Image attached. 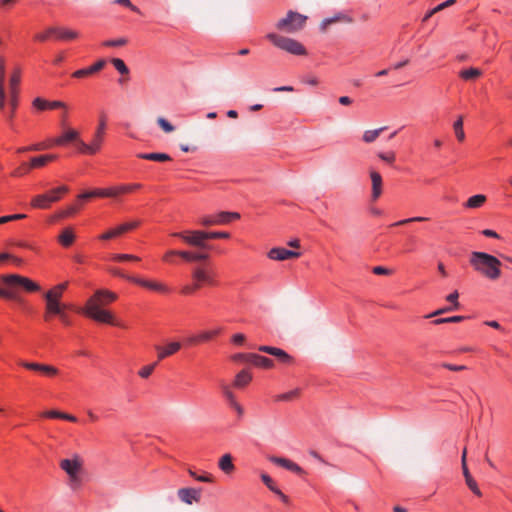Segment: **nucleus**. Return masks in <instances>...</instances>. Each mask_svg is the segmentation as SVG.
I'll return each instance as SVG.
<instances>
[{
	"instance_id": "nucleus-1",
	"label": "nucleus",
	"mask_w": 512,
	"mask_h": 512,
	"mask_svg": "<svg viewBox=\"0 0 512 512\" xmlns=\"http://www.w3.org/2000/svg\"><path fill=\"white\" fill-rule=\"evenodd\" d=\"M116 299V293L106 289H99L87 300L84 308H82L80 312L96 322L124 327L114 320L111 312L101 308V306L108 305Z\"/></svg>"
},
{
	"instance_id": "nucleus-2",
	"label": "nucleus",
	"mask_w": 512,
	"mask_h": 512,
	"mask_svg": "<svg viewBox=\"0 0 512 512\" xmlns=\"http://www.w3.org/2000/svg\"><path fill=\"white\" fill-rule=\"evenodd\" d=\"M470 265L475 271L489 280H496L501 276L500 260L486 252L474 251L470 255Z\"/></svg>"
},
{
	"instance_id": "nucleus-3",
	"label": "nucleus",
	"mask_w": 512,
	"mask_h": 512,
	"mask_svg": "<svg viewBox=\"0 0 512 512\" xmlns=\"http://www.w3.org/2000/svg\"><path fill=\"white\" fill-rule=\"evenodd\" d=\"M106 122H107L106 116L104 114L101 115L91 143H86L84 141L79 142V153L80 154L95 155L96 153H98L101 150L102 144L105 139L106 126H107Z\"/></svg>"
},
{
	"instance_id": "nucleus-4",
	"label": "nucleus",
	"mask_w": 512,
	"mask_h": 512,
	"mask_svg": "<svg viewBox=\"0 0 512 512\" xmlns=\"http://www.w3.org/2000/svg\"><path fill=\"white\" fill-rule=\"evenodd\" d=\"M266 38L273 43L276 47L292 54V55H306L305 47L297 40L278 35L276 33H268Z\"/></svg>"
},
{
	"instance_id": "nucleus-5",
	"label": "nucleus",
	"mask_w": 512,
	"mask_h": 512,
	"mask_svg": "<svg viewBox=\"0 0 512 512\" xmlns=\"http://www.w3.org/2000/svg\"><path fill=\"white\" fill-rule=\"evenodd\" d=\"M306 20V16L290 10L276 23V28L286 33H295L305 26Z\"/></svg>"
},
{
	"instance_id": "nucleus-6",
	"label": "nucleus",
	"mask_w": 512,
	"mask_h": 512,
	"mask_svg": "<svg viewBox=\"0 0 512 512\" xmlns=\"http://www.w3.org/2000/svg\"><path fill=\"white\" fill-rule=\"evenodd\" d=\"M173 237L182 239L185 243L198 247L201 249H210L211 246L206 243V231L202 230H188L182 232H174L171 234Z\"/></svg>"
},
{
	"instance_id": "nucleus-7",
	"label": "nucleus",
	"mask_w": 512,
	"mask_h": 512,
	"mask_svg": "<svg viewBox=\"0 0 512 512\" xmlns=\"http://www.w3.org/2000/svg\"><path fill=\"white\" fill-rule=\"evenodd\" d=\"M240 218L237 212L221 211L214 214L203 215L199 217L198 223L202 226L209 227L214 225L228 224Z\"/></svg>"
},
{
	"instance_id": "nucleus-8",
	"label": "nucleus",
	"mask_w": 512,
	"mask_h": 512,
	"mask_svg": "<svg viewBox=\"0 0 512 512\" xmlns=\"http://www.w3.org/2000/svg\"><path fill=\"white\" fill-rule=\"evenodd\" d=\"M0 280L3 284L8 286H21L28 292H38L41 290L39 284L18 274L1 275Z\"/></svg>"
},
{
	"instance_id": "nucleus-9",
	"label": "nucleus",
	"mask_w": 512,
	"mask_h": 512,
	"mask_svg": "<svg viewBox=\"0 0 512 512\" xmlns=\"http://www.w3.org/2000/svg\"><path fill=\"white\" fill-rule=\"evenodd\" d=\"M81 467L82 462L78 456H75L72 459H63L60 462V468L68 474L71 482V487L73 488L80 484L79 472L81 470Z\"/></svg>"
},
{
	"instance_id": "nucleus-10",
	"label": "nucleus",
	"mask_w": 512,
	"mask_h": 512,
	"mask_svg": "<svg viewBox=\"0 0 512 512\" xmlns=\"http://www.w3.org/2000/svg\"><path fill=\"white\" fill-rule=\"evenodd\" d=\"M64 131L58 137L52 138V144L54 146H67L70 143H75L77 151L79 152V142L83 141L80 138V134L76 129L63 128Z\"/></svg>"
},
{
	"instance_id": "nucleus-11",
	"label": "nucleus",
	"mask_w": 512,
	"mask_h": 512,
	"mask_svg": "<svg viewBox=\"0 0 512 512\" xmlns=\"http://www.w3.org/2000/svg\"><path fill=\"white\" fill-rule=\"evenodd\" d=\"M193 280L200 283V286L209 285L216 286L217 281L215 279L214 272L206 266H198L194 268L192 273Z\"/></svg>"
},
{
	"instance_id": "nucleus-12",
	"label": "nucleus",
	"mask_w": 512,
	"mask_h": 512,
	"mask_svg": "<svg viewBox=\"0 0 512 512\" xmlns=\"http://www.w3.org/2000/svg\"><path fill=\"white\" fill-rule=\"evenodd\" d=\"M179 499L185 504L192 505L201 500L202 488H180L177 492Z\"/></svg>"
},
{
	"instance_id": "nucleus-13",
	"label": "nucleus",
	"mask_w": 512,
	"mask_h": 512,
	"mask_svg": "<svg viewBox=\"0 0 512 512\" xmlns=\"http://www.w3.org/2000/svg\"><path fill=\"white\" fill-rule=\"evenodd\" d=\"M129 282L163 294L170 292V288L165 284L156 281L146 280L140 277H131L129 278Z\"/></svg>"
},
{
	"instance_id": "nucleus-14",
	"label": "nucleus",
	"mask_w": 512,
	"mask_h": 512,
	"mask_svg": "<svg viewBox=\"0 0 512 512\" xmlns=\"http://www.w3.org/2000/svg\"><path fill=\"white\" fill-rule=\"evenodd\" d=\"M258 350L260 352L267 353L269 355H272L277 358V360L283 364H292L293 358L290 356L286 351L283 349L268 346V345H261L258 347Z\"/></svg>"
},
{
	"instance_id": "nucleus-15",
	"label": "nucleus",
	"mask_w": 512,
	"mask_h": 512,
	"mask_svg": "<svg viewBox=\"0 0 512 512\" xmlns=\"http://www.w3.org/2000/svg\"><path fill=\"white\" fill-rule=\"evenodd\" d=\"M222 330L223 329L221 327H217L212 330L202 331L196 335L189 337L188 342L190 344H200L209 342L216 338L217 336H219L222 333Z\"/></svg>"
},
{
	"instance_id": "nucleus-16",
	"label": "nucleus",
	"mask_w": 512,
	"mask_h": 512,
	"mask_svg": "<svg viewBox=\"0 0 512 512\" xmlns=\"http://www.w3.org/2000/svg\"><path fill=\"white\" fill-rule=\"evenodd\" d=\"M300 255V252L289 250L283 247H275L268 252V257L276 261H284L290 258H298L300 257Z\"/></svg>"
},
{
	"instance_id": "nucleus-17",
	"label": "nucleus",
	"mask_w": 512,
	"mask_h": 512,
	"mask_svg": "<svg viewBox=\"0 0 512 512\" xmlns=\"http://www.w3.org/2000/svg\"><path fill=\"white\" fill-rule=\"evenodd\" d=\"M142 188V184L140 183H132V184H120L117 186L107 188V197L116 198L119 195L132 193L138 189Z\"/></svg>"
},
{
	"instance_id": "nucleus-18",
	"label": "nucleus",
	"mask_w": 512,
	"mask_h": 512,
	"mask_svg": "<svg viewBox=\"0 0 512 512\" xmlns=\"http://www.w3.org/2000/svg\"><path fill=\"white\" fill-rule=\"evenodd\" d=\"M20 365L28 370L37 371L47 376H55L58 373V369L51 365L26 361H22Z\"/></svg>"
},
{
	"instance_id": "nucleus-19",
	"label": "nucleus",
	"mask_w": 512,
	"mask_h": 512,
	"mask_svg": "<svg viewBox=\"0 0 512 512\" xmlns=\"http://www.w3.org/2000/svg\"><path fill=\"white\" fill-rule=\"evenodd\" d=\"M269 461L275 465H278V466H280L284 469H287L291 472H294L296 474L303 473V469L297 463H295L287 458L271 456V457H269Z\"/></svg>"
},
{
	"instance_id": "nucleus-20",
	"label": "nucleus",
	"mask_w": 512,
	"mask_h": 512,
	"mask_svg": "<svg viewBox=\"0 0 512 512\" xmlns=\"http://www.w3.org/2000/svg\"><path fill=\"white\" fill-rule=\"evenodd\" d=\"M68 281L57 284L44 294L45 301H61L63 293L68 288Z\"/></svg>"
},
{
	"instance_id": "nucleus-21",
	"label": "nucleus",
	"mask_w": 512,
	"mask_h": 512,
	"mask_svg": "<svg viewBox=\"0 0 512 512\" xmlns=\"http://www.w3.org/2000/svg\"><path fill=\"white\" fill-rule=\"evenodd\" d=\"M45 320H49L51 316H58L62 314V311L67 307L66 304H62L61 301H45Z\"/></svg>"
},
{
	"instance_id": "nucleus-22",
	"label": "nucleus",
	"mask_w": 512,
	"mask_h": 512,
	"mask_svg": "<svg viewBox=\"0 0 512 512\" xmlns=\"http://www.w3.org/2000/svg\"><path fill=\"white\" fill-rule=\"evenodd\" d=\"M50 32H54V37L61 41H70L78 38L79 33L65 27H52Z\"/></svg>"
},
{
	"instance_id": "nucleus-23",
	"label": "nucleus",
	"mask_w": 512,
	"mask_h": 512,
	"mask_svg": "<svg viewBox=\"0 0 512 512\" xmlns=\"http://www.w3.org/2000/svg\"><path fill=\"white\" fill-rule=\"evenodd\" d=\"M370 177L372 181V200H377L382 194V176L377 171H371Z\"/></svg>"
},
{
	"instance_id": "nucleus-24",
	"label": "nucleus",
	"mask_w": 512,
	"mask_h": 512,
	"mask_svg": "<svg viewBox=\"0 0 512 512\" xmlns=\"http://www.w3.org/2000/svg\"><path fill=\"white\" fill-rule=\"evenodd\" d=\"M249 363L265 369H271L274 367L272 359L255 353H252L251 356H249Z\"/></svg>"
},
{
	"instance_id": "nucleus-25",
	"label": "nucleus",
	"mask_w": 512,
	"mask_h": 512,
	"mask_svg": "<svg viewBox=\"0 0 512 512\" xmlns=\"http://www.w3.org/2000/svg\"><path fill=\"white\" fill-rule=\"evenodd\" d=\"M5 74H6L5 59L3 57H0V109L1 110H4L5 101H6Z\"/></svg>"
},
{
	"instance_id": "nucleus-26",
	"label": "nucleus",
	"mask_w": 512,
	"mask_h": 512,
	"mask_svg": "<svg viewBox=\"0 0 512 512\" xmlns=\"http://www.w3.org/2000/svg\"><path fill=\"white\" fill-rule=\"evenodd\" d=\"M57 159V155L55 154H46V155H40L36 157H32L29 162V168L35 169V168H41L48 164L49 162H52Z\"/></svg>"
},
{
	"instance_id": "nucleus-27",
	"label": "nucleus",
	"mask_w": 512,
	"mask_h": 512,
	"mask_svg": "<svg viewBox=\"0 0 512 512\" xmlns=\"http://www.w3.org/2000/svg\"><path fill=\"white\" fill-rule=\"evenodd\" d=\"M137 158L143 159V160H149V161H156V162H166L171 161L172 158L167 153H160V152H151V153H138Z\"/></svg>"
},
{
	"instance_id": "nucleus-28",
	"label": "nucleus",
	"mask_w": 512,
	"mask_h": 512,
	"mask_svg": "<svg viewBox=\"0 0 512 512\" xmlns=\"http://www.w3.org/2000/svg\"><path fill=\"white\" fill-rule=\"evenodd\" d=\"M483 74L482 70L475 67L462 69L459 72V77L464 81H473L481 77Z\"/></svg>"
},
{
	"instance_id": "nucleus-29",
	"label": "nucleus",
	"mask_w": 512,
	"mask_h": 512,
	"mask_svg": "<svg viewBox=\"0 0 512 512\" xmlns=\"http://www.w3.org/2000/svg\"><path fill=\"white\" fill-rule=\"evenodd\" d=\"M52 205L50 198H48V194H39L33 197L31 200V206L37 209H48Z\"/></svg>"
},
{
	"instance_id": "nucleus-30",
	"label": "nucleus",
	"mask_w": 512,
	"mask_h": 512,
	"mask_svg": "<svg viewBox=\"0 0 512 512\" xmlns=\"http://www.w3.org/2000/svg\"><path fill=\"white\" fill-rule=\"evenodd\" d=\"M74 240L75 235L72 228L70 227L63 229L60 235L58 236L59 243L65 248L70 247L73 244Z\"/></svg>"
},
{
	"instance_id": "nucleus-31",
	"label": "nucleus",
	"mask_w": 512,
	"mask_h": 512,
	"mask_svg": "<svg viewBox=\"0 0 512 512\" xmlns=\"http://www.w3.org/2000/svg\"><path fill=\"white\" fill-rule=\"evenodd\" d=\"M220 390L223 398L225 399L229 407L233 406V403H237L236 396L232 390V387L224 382L220 384Z\"/></svg>"
},
{
	"instance_id": "nucleus-32",
	"label": "nucleus",
	"mask_w": 512,
	"mask_h": 512,
	"mask_svg": "<svg viewBox=\"0 0 512 512\" xmlns=\"http://www.w3.org/2000/svg\"><path fill=\"white\" fill-rule=\"evenodd\" d=\"M180 257L187 262L205 261L209 258L208 253L182 251Z\"/></svg>"
},
{
	"instance_id": "nucleus-33",
	"label": "nucleus",
	"mask_w": 512,
	"mask_h": 512,
	"mask_svg": "<svg viewBox=\"0 0 512 512\" xmlns=\"http://www.w3.org/2000/svg\"><path fill=\"white\" fill-rule=\"evenodd\" d=\"M251 380V374L247 370L243 369L235 376L233 386L236 388H244L250 383Z\"/></svg>"
},
{
	"instance_id": "nucleus-34",
	"label": "nucleus",
	"mask_w": 512,
	"mask_h": 512,
	"mask_svg": "<svg viewBox=\"0 0 512 512\" xmlns=\"http://www.w3.org/2000/svg\"><path fill=\"white\" fill-rule=\"evenodd\" d=\"M218 466L226 474H230L235 469L232 456L230 454L223 455L218 462Z\"/></svg>"
},
{
	"instance_id": "nucleus-35",
	"label": "nucleus",
	"mask_w": 512,
	"mask_h": 512,
	"mask_svg": "<svg viewBox=\"0 0 512 512\" xmlns=\"http://www.w3.org/2000/svg\"><path fill=\"white\" fill-rule=\"evenodd\" d=\"M107 188H96L91 191H86L78 195L79 200H88L93 197H107Z\"/></svg>"
},
{
	"instance_id": "nucleus-36",
	"label": "nucleus",
	"mask_w": 512,
	"mask_h": 512,
	"mask_svg": "<svg viewBox=\"0 0 512 512\" xmlns=\"http://www.w3.org/2000/svg\"><path fill=\"white\" fill-rule=\"evenodd\" d=\"M485 202L486 196L483 194H477L468 198V200L465 203V207L470 209H476L483 206Z\"/></svg>"
},
{
	"instance_id": "nucleus-37",
	"label": "nucleus",
	"mask_w": 512,
	"mask_h": 512,
	"mask_svg": "<svg viewBox=\"0 0 512 512\" xmlns=\"http://www.w3.org/2000/svg\"><path fill=\"white\" fill-rule=\"evenodd\" d=\"M21 81V69L15 68L13 73L11 74L9 85H10V94L18 93V86Z\"/></svg>"
},
{
	"instance_id": "nucleus-38",
	"label": "nucleus",
	"mask_w": 512,
	"mask_h": 512,
	"mask_svg": "<svg viewBox=\"0 0 512 512\" xmlns=\"http://www.w3.org/2000/svg\"><path fill=\"white\" fill-rule=\"evenodd\" d=\"M69 188L66 185L59 186L57 188L51 189L48 194V198H50L52 204L59 201L63 194L67 193Z\"/></svg>"
},
{
	"instance_id": "nucleus-39",
	"label": "nucleus",
	"mask_w": 512,
	"mask_h": 512,
	"mask_svg": "<svg viewBox=\"0 0 512 512\" xmlns=\"http://www.w3.org/2000/svg\"><path fill=\"white\" fill-rule=\"evenodd\" d=\"M384 130H386V127L365 131L363 134V141L366 143L374 142Z\"/></svg>"
},
{
	"instance_id": "nucleus-40",
	"label": "nucleus",
	"mask_w": 512,
	"mask_h": 512,
	"mask_svg": "<svg viewBox=\"0 0 512 512\" xmlns=\"http://www.w3.org/2000/svg\"><path fill=\"white\" fill-rule=\"evenodd\" d=\"M453 130L458 141L462 142L465 139V132L463 130V118L459 116L453 123Z\"/></svg>"
},
{
	"instance_id": "nucleus-41",
	"label": "nucleus",
	"mask_w": 512,
	"mask_h": 512,
	"mask_svg": "<svg viewBox=\"0 0 512 512\" xmlns=\"http://www.w3.org/2000/svg\"><path fill=\"white\" fill-rule=\"evenodd\" d=\"M188 473L191 477H193L195 480L199 482L212 483L214 481L213 476L206 472H203L202 474L199 475L192 469H188Z\"/></svg>"
},
{
	"instance_id": "nucleus-42",
	"label": "nucleus",
	"mask_w": 512,
	"mask_h": 512,
	"mask_svg": "<svg viewBox=\"0 0 512 512\" xmlns=\"http://www.w3.org/2000/svg\"><path fill=\"white\" fill-rule=\"evenodd\" d=\"M181 347L182 345L178 341H172L167 343L166 345H162V348L164 349L168 357L176 354L181 349Z\"/></svg>"
},
{
	"instance_id": "nucleus-43",
	"label": "nucleus",
	"mask_w": 512,
	"mask_h": 512,
	"mask_svg": "<svg viewBox=\"0 0 512 512\" xmlns=\"http://www.w3.org/2000/svg\"><path fill=\"white\" fill-rule=\"evenodd\" d=\"M111 63L115 67V69L122 75L129 74V68L125 64V62L120 58H112Z\"/></svg>"
},
{
	"instance_id": "nucleus-44",
	"label": "nucleus",
	"mask_w": 512,
	"mask_h": 512,
	"mask_svg": "<svg viewBox=\"0 0 512 512\" xmlns=\"http://www.w3.org/2000/svg\"><path fill=\"white\" fill-rule=\"evenodd\" d=\"M467 317L466 316H451V317H446V318H437L435 320L432 321L433 324L435 325H440V324H444V323H457V322H461L463 320H465Z\"/></svg>"
},
{
	"instance_id": "nucleus-45",
	"label": "nucleus",
	"mask_w": 512,
	"mask_h": 512,
	"mask_svg": "<svg viewBox=\"0 0 512 512\" xmlns=\"http://www.w3.org/2000/svg\"><path fill=\"white\" fill-rule=\"evenodd\" d=\"M158 365V362H154L152 364H149V365H145L143 366L139 371H138V375L141 377V378H148L152 373L153 371L155 370L156 366Z\"/></svg>"
},
{
	"instance_id": "nucleus-46",
	"label": "nucleus",
	"mask_w": 512,
	"mask_h": 512,
	"mask_svg": "<svg viewBox=\"0 0 512 512\" xmlns=\"http://www.w3.org/2000/svg\"><path fill=\"white\" fill-rule=\"evenodd\" d=\"M299 395V389H294L286 393L279 394L275 397V401H290Z\"/></svg>"
},
{
	"instance_id": "nucleus-47",
	"label": "nucleus",
	"mask_w": 512,
	"mask_h": 512,
	"mask_svg": "<svg viewBox=\"0 0 512 512\" xmlns=\"http://www.w3.org/2000/svg\"><path fill=\"white\" fill-rule=\"evenodd\" d=\"M112 261L114 262H124V261H140L138 256L132 254H114L112 256Z\"/></svg>"
},
{
	"instance_id": "nucleus-48",
	"label": "nucleus",
	"mask_w": 512,
	"mask_h": 512,
	"mask_svg": "<svg viewBox=\"0 0 512 512\" xmlns=\"http://www.w3.org/2000/svg\"><path fill=\"white\" fill-rule=\"evenodd\" d=\"M120 235H122V233H121V230H119V226H117V227L110 229V230L106 231L105 233L101 234L99 236V239L106 241V240L116 238Z\"/></svg>"
},
{
	"instance_id": "nucleus-49",
	"label": "nucleus",
	"mask_w": 512,
	"mask_h": 512,
	"mask_svg": "<svg viewBox=\"0 0 512 512\" xmlns=\"http://www.w3.org/2000/svg\"><path fill=\"white\" fill-rule=\"evenodd\" d=\"M0 297L8 300H15L18 302L22 301L13 290L4 289L2 287H0Z\"/></svg>"
},
{
	"instance_id": "nucleus-50",
	"label": "nucleus",
	"mask_w": 512,
	"mask_h": 512,
	"mask_svg": "<svg viewBox=\"0 0 512 512\" xmlns=\"http://www.w3.org/2000/svg\"><path fill=\"white\" fill-rule=\"evenodd\" d=\"M140 225H141L140 220H133L131 222H127V223H123V224L119 225V230H121V233L124 234L128 231L136 229Z\"/></svg>"
},
{
	"instance_id": "nucleus-51",
	"label": "nucleus",
	"mask_w": 512,
	"mask_h": 512,
	"mask_svg": "<svg viewBox=\"0 0 512 512\" xmlns=\"http://www.w3.org/2000/svg\"><path fill=\"white\" fill-rule=\"evenodd\" d=\"M51 30L52 27H49L45 31L35 34L34 40L39 42H45L49 40L51 37H54V32H50Z\"/></svg>"
},
{
	"instance_id": "nucleus-52",
	"label": "nucleus",
	"mask_w": 512,
	"mask_h": 512,
	"mask_svg": "<svg viewBox=\"0 0 512 512\" xmlns=\"http://www.w3.org/2000/svg\"><path fill=\"white\" fill-rule=\"evenodd\" d=\"M200 283H197L194 281L192 284H187L181 288V293L183 295H192L194 294L198 289H200Z\"/></svg>"
},
{
	"instance_id": "nucleus-53",
	"label": "nucleus",
	"mask_w": 512,
	"mask_h": 512,
	"mask_svg": "<svg viewBox=\"0 0 512 512\" xmlns=\"http://www.w3.org/2000/svg\"><path fill=\"white\" fill-rule=\"evenodd\" d=\"M128 40L126 38H118V39H111L106 40L102 43L105 47H120L126 45Z\"/></svg>"
},
{
	"instance_id": "nucleus-54",
	"label": "nucleus",
	"mask_w": 512,
	"mask_h": 512,
	"mask_svg": "<svg viewBox=\"0 0 512 512\" xmlns=\"http://www.w3.org/2000/svg\"><path fill=\"white\" fill-rule=\"evenodd\" d=\"M54 144H52V138L45 141V142H42V143H37V144H33L31 146H28L27 149L29 150H32V151H40V150H45V149H49L51 147H53Z\"/></svg>"
},
{
	"instance_id": "nucleus-55",
	"label": "nucleus",
	"mask_w": 512,
	"mask_h": 512,
	"mask_svg": "<svg viewBox=\"0 0 512 512\" xmlns=\"http://www.w3.org/2000/svg\"><path fill=\"white\" fill-rule=\"evenodd\" d=\"M261 480L263 481V483L267 486V488L271 491V492H275L278 487L276 486L274 480L266 473H262L261 474Z\"/></svg>"
},
{
	"instance_id": "nucleus-56",
	"label": "nucleus",
	"mask_w": 512,
	"mask_h": 512,
	"mask_svg": "<svg viewBox=\"0 0 512 512\" xmlns=\"http://www.w3.org/2000/svg\"><path fill=\"white\" fill-rule=\"evenodd\" d=\"M207 240L209 239H228L230 238V233L225 231H213V232H207L206 231Z\"/></svg>"
},
{
	"instance_id": "nucleus-57",
	"label": "nucleus",
	"mask_w": 512,
	"mask_h": 512,
	"mask_svg": "<svg viewBox=\"0 0 512 512\" xmlns=\"http://www.w3.org/2000/svg\"><path fill=\"white\" fill-rule=\"evenodd\" d=\"M26 217H27L26 214H20V213L19 214H12V215L1 216L0 217V225L4 224V223H7V222H10V221L25 219Z\"/></svg>"
},
{
	"instance_id": "nucleus-58",
	"label": "nucleus",
	"mask_w": 512,
	"mask_h": 512,
	"mask_svg": "<svg viewBox=\"0 0 512 512\" xmlns=\"http://www.w3.org/2000/svg\"><path fill=\"white\" fill-rule=\"evenodd\" d=\"M55 109L67 110L68 106L63 101H59V100L48 101L47 110H55Z\"/></svg>"
},
{
	"instance_id": "nucleus-59",
	"label": "nucleus",
	"mask_w": 512,
	"mask_h": 512,
	"mask_svg": "<svg viewBox=\"0 0 512 512\" xmlns=\"http://www.w3.org/2000/svg\"><path fill=\"white\" fill-rule=\"evenodd\" d=\"M47 104L48 100L41 97L35 98L32 103L33 107L39 111L47 110Z\"/></svg>"
},
{
	"instance_id": "nucleus-60",
	"label": "nucleus",
	"mask_w": 512,
	"mask_h": 512,
	"mask_svg": "<svg viewBox=\"0 0 512 512\" xmlns=\"http://www.w3.org/2000/svg\"><path fill=\"white\" fill-rule=\"evenodd\" d=\"M157 123L167 133L173 132L175 129L174 126L163 117H159Z\"/></svg>"
},
{
	"instance_id": "nucleus-61",
	"label": "nucleus",
	"mask_w": 512,
	"mask_h": 512,
	"mask_svg": "<svg viewBox=\"0 0 512 512\" xmlns=\"http://www.w3.org/2000/svg\"><path fill=\"white\" fill-rule=\"evenodd\" d=\"M467 486L469 487V489L476 495V496H481L482 493L477 485V482L473 479V477H470L468 479L465 480Z\"/></svg>"
},
{
	"instance_id": "nucleus-62",
	"label": "nucleus",
	"mask_w": 512,
	"mask_h": 512,
	"mask_svg": "<svg viewBox=\"0 0 512 512\" xmlns=\"http://www.w3.org/2000/svg\"><path fill=\"white\" fill-rule=\"evenodd\" d=\"M378 157H379L381 160H383V161H385V162H387V163H389V164L394 163V161H395V159H396V155H395V153H394V152H392V151H390V152H386V153H385V152H379V153H378Z\"/></svg>"
},
{
	"instance_id": "nucleus-63",
	"label": "nucleus",
	"mask_w": 512,
	"mask_h": 512,
	"mask_svg": "<svg viewBox=\"0 0 512 512\" xmlns=\"http://www.w3.org/2000/svg\"><path fill=\"white\" fill-rule=\"evenodd\" d=\"M30 170L31 169L29 168V163H23L20 167L12 172V176L20 177L27 174Z\"/></svg>"
},
{
	"instance_id": "nucleus-64",
	"label": "nucleus",
	"mask_w": 512,
	"mask_h": 512,
	"mask_svg": "<svg viewBox=\"0 0 512 512\" xmlns=\"http://www.w3.org/2000/svg\"><path fill=\"white\" fill-rule=\"evenodd\" d=\"M458 297H459V294L457 291H454L452 293H450L447 297H446V300L448 302H450L452 304V308H454L455 310H457L460 306L459 302H458Z\"/></svg>"
}]
</instances>
